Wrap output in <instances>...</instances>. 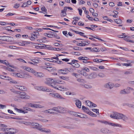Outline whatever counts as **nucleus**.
<instances>
[{
    "label": "nucleus",
    "instance_id": "5701e85b",
    "mask_svg": "<svg viewBox=\"0 0 134 134\" xmlns=\"http://www.w3.org/2000/svg\"><path fill=\"white\" fill-rule=\"evenodd\" d=\"M14 109L19 113H27L26 111L22 110L21 109H19L16 108H15Z\"/></svg>",
    "mask_w": 134,
    "mask_h": 134
},
{
    "label": "nucleus",
    "instance_id": "3c124183",
    "mask_svg": "<svg viewBox=\"0 0 134 134\" xmlns=\"http://www.w3.org/2000/svg\"><path fill=\"white\" fill-rule=\"evenodd\" d=\"M38 125V127L37 128V129L41 131L42 130V129L43 128L42 127V126L40 124Z\"/></svg>",
    "mask_w": 134,
    "mask_h": 134
},
{
    "label": "nucleus",
    "instance_id": "8fccbe9b",
    "mask_svg": "<svg viewBox=\"0 0 134 134\" xmlns=\"http://www.w3.org/2000/svg\"><path fill=\"white\" fill-rule=\"evenodd\" d=\"M92 110L93 111L96 113L97 114H99V113L98 111L99 110L98 109H92Z\"/></svg>",
    "mask_w": 134,
    "mask_h": 134
},
{
    "label": "nucleus",
    "instance_id": "aec40b11",
    "mask_svg": "<svg viewBox=\"0 0 134 134\" xmlns=\"http://www.w3.org/2000/svg\"><path fill=\"white\" fill-rule=\"evenodd\" d=\"M100 131L104 133H110L111 131L109 129H106L103 128L101 129L100 130Z\"/></svg>",
    "mask_w": 134,
    "mask_h": 134
},
{
    "label": "nucleus",
    "instance_id": "052dcab7",
    "mask_svg": "<svg viewBox=\"0 0 134 134\" xmlns=\"http://www.w3.org/2000/svg\"><path fill=\"white\" fill-rule=\"evenodd\" d=\"M82 45H84V46H85L87 44V43H88L87 41H82L81 42Z\"/></svg>",
    "mask_w": 134,
    "mask_h": 134
},
{
    "label": "nucleus",
    "instance_id": "0e129e2a",
    "mask_svg": "<svg viewBox=\"0 0 134 134\" xmlns=\"http://www.w3.org/2000/svg\"><path fill=\"white\" fill-rule=\"evenodd\" d=\"M19 4H18L17 3H15L14 4V8H17L19 7Z\"/></svg>",
    "mask_w": 134,
    "mask_h": 134
},
{
    "label": "nucleus",
    "instance_id": "39448f33",
    "mask_svg": "<svg viewBox=\"0 0 134 134\" xmlns=\"http://www.w3.org/2000/svg\"><path fill=\"white\" fill-rule=\"evenodd\" d=\"M35 89L40 91H44L51 92L52 91V90L46 87H43L35 86Z\"/></svg>",
    "mask_w": 134,
    "mask_h": 134
},
{
    "label": "nucleus",
    "instance_id": "4d7b16f0",
    "mask_svg": "<svg viewBox=\"0 0 134 134\" xmlns=\"http://www.w3.org/2000/svg\"><path fill=\"white\" fill-rule=\"evenodd\" d=\"M36 124H37V123L35 122H30V126H35Z\"/></svg>",
    "mask_w": 134,
    "mask_h": 134
},
{
    "label": "nucleus",
    "instance_id": "f257e3e1",
    "mask_svg": "<svg viewBox=\"0 0 134 134\" xmlns=\"http://www.w3.org/2000/svg\"><path fill=\"white\" fill-rule=\"evenodd\" d=\"M110 117L114 119H122L124 121H126L128 119V118L125 115L116 112L112 113L110 115Z\"/></svg>",
    "mask_w": 134,
    "mask_h": 134
},
{
    "label": "nucleus",
    "instance_id": "a18cd8bd",
    "mask_svg": "<svg viewBox=\"0 0 134 134\" xmlns=\"http://www.w3.org/2000/svg\"><path fill=\"white\" fill-rule=\"evenodd\" d=\"M8 48H10V49H16L17 48L19 49V47H16L15 46H9Z\"/></svg>",
    "mask_w": 134,
    "mask_h": 134
},
{
    "label": "nucleus",
    "instance_id": "603ef678",
    "mask_svg": "<svg viewBox=\"0 0 134 134\" xmlns=\"http://www.w3.org/2000/svg\"><path fill=\"white\" fill-rule=\"evenodd\" d=\"M81 74L83 76H86L88 75V74L85 72L83 71H81Z\"/></svg>",
    "mask_w": 134,
    "mask_h": 134
},
{
    "label": "nucleus",
    "instance_id": "4be33fe9",
    "mask_svg": "<svg viewBox=\"0 0 134 134\" xmlns=\"http://www.w3.org/2000/svg\"><path fill=\"white\" fill-rule=\"evenodd\" d=\"M76 105L77 107L80 108H81V101L79 100H76Z\"/></svg>",
    "mask_w": 134,
    "mask_h": 134
},
{
    "label": "nucleus",
    "instance_id": "473e14b6",
    "mask_svg": "<svg viewBox=\"0 0 134 134\" xmlns=\"http://www.w3.org/2000/svg\"><path fill=\"white\" fill-rule=\"evenodd\" d=\"M58 108V113H64V108L62 107H59Z\"/></svg>",
    "mask_w": 134,
    "mask_h": 134
},
{
    "label": "nucleus",
    "instance_id": "a211bd4d",
    "mask_svg": "<svg viewBox=\"0 0 134 134\" xmlns=\"http://www.w3.org/2000/svg\"><path fill=\"white\" fill-rule=\"evenodd\" d=\"M57 89L60 91H67L68 90V89L63 86H61L60 85H58L57 86Z\"/></svg>",
    "mask_w": 134,
    "mask_h": 134
},
{
    "label": "nucleus",
    "instance_id": "37998d69",
    "mask_svg": "<svg viewBox=\"0 0 134 134\" xmlns=\"http://www.w3.org/2000/svg\"><path fill=\"white\" fill-rule=\"evenodd\" d=\"M94 62L98 63L101 62L103 61H106V60H103L101 59H94L93 60Z\"/></svg>",
    "mask_w": 134,
    "mask_h": 134
},
{
    "label": "nucleus",
    "instance_id": "5fc2aeb1",
    "mask_svg": "<svg viewBox=\"0 0 134 134\" xmlns=\"http://www.w3.org/2000/svg\"><path fill=\"white\" fill-rule=\"evenodd\" d=\"M84 111L86 113L88 114L89 115H90V112H91V111H90L89 110V109L87 108V109H86Z\"/></svg>",
    "mask_w": 134,
    "mask_h": 134
},
{
    "label": "nucleus",
    "instance_id": "774afa93",
    "mask_svg": "<svg viewBox=\"0 0 134 134\" xmlns=\"http://www.w3.org/2000/svg\"><path fill=\"white\" fill-rule=\"evenodd\" d=\"M30 122H24L23 124L27 126L30 125Z\"/></svg>",
    "mask_w": 134,
    "mask_h": 134
},
{
    "label": "nucleus",
    "instance_id": "c9c22d12",
    "mask_svg": "<svg viewBox=\"0 0 134 134\" xmlns=\"http://www.w3.org/2000/svg\"><path fill=\"white\" fill-rule=\"evenodd\" d=\"M58 107H54L53 108V111L54 112V113H58V109H59L58 108Z\"/></svg>",
    "mask_w": 134,
    "mask_h": 134
},
{
    "label": "nucleus",
    "instance_id": "dca6fc26",
    "mask_svg": "<svg viewBox=\"0 0 134 134\" xmlns=\"http://www.w3.org/2000/svg\"><path fill=\"white\" fill-rule=\"evenodd\" d=\"M58 72L60 74L64 75L66 74H67V68H66L63 69H59L58 70Z\"/></svg>",
    "mask_w": 134,
    "mask_h": 134
},
{
    "label": "nucleus",
    "instance_id": "e2e57ef3",
    "mask_svg": "<svg viewBox=\"0 0 134 134\" xmlns=\"http://www.w3.org/2000/svg\"><path fill=\"white\" fill-rule=\"evenodd\" d=\"M39 120L41 121H42L43 122H46L48 121V120H47L46 119H42V118L40 119Z\"/></svg>",
    "mask_w": 134,
    "mask_h": 134
},
{
    "label": "nucleus",
    "instance_id": "de8ad7c7",
    "mask_svg": "<svg viewBox=\"0 0 134 134\" xmlns=\"http://www.w3.org/2000/svg\"><path fill=\"white\" fill-rule=\"evenodd\" d=\"M89 67L90 69L93 70L97 71L98 70V69L95 67L89 66Z\"/></svg>",
    "mask_w": 134,
    "mask_h": 134
},
{
    "label": "nucleus",
    "instance_id": "bb28decb",
    "mask_svg": "<svg viewBox=\"0 0 134 134\" xmlns=\"http://www.w3.org/2000/svg\"><path fill=\"white\" fill-rule=\"evenodd\" d=\"M41 132H44L46 133H50L51 132V130L48 129L43 128Z\"/></svg>",
    "mask_w": 134,
    "mask_h": 134
},
{
    "label": "nucleus",
    "instance_id": "6ab92c4d",
    "mask_svg": "<svg viewBox=\"0 0 134 134\" xmlns=\"http://www.w3.org/2000/svg\"><path fill=\"white\" fill-rule=\"evenodd\" d=\"M35 48L38 49H42L45 47V46L43 44H38L35 46Z\"/></svg>",
    "mask_w": 134,
    "mask_h": 134
},
{
    "label": "nucleus",
    "instance_id": "e433bc0d",
    "mask_svg": "<svg viewBox=\"0 0 134 134\" xmlns=\"http://www.w3.org/2000/svg\"><path fill=\"white\" fill-rule=\"evenodd\" d=\"M115 22L118 24H120L122 23V21L120 19H115Z\"/></svg>",
    "mask_w": 134,
    "mask_h": 134
},
{
    "label": "nucleus",
    "instance_id": "69168bd1",
    "mask_svg": "<svg viewBox=\"0 0 134 134\" xmlns=\"http://www.w3.org/2000/svg\"><path fill=\"white\" fill-rule=\"evenodd\" d=\"M15 14V13H8L6 15V16H9L14 15Z\"/></svg>",
    "mask_w": 134,
    "mask_h": 134
},
{
    "label": "nucleus",
    "instance_id": "ea45409f",
    "mask_svg": "<svg viewBox=\"0 0 134 134\" xmlns=\"http://www.w3.org/2000/svg\"><path fill=\"white\" fill-rule=\"evenodd\" d=\"M98 76L100 77H104L105 76V75L103 73L100 72L99 73L98 75Z\"/></svg>",
    "mask_w": 134,
    "mask_h": 134
},
{
    "label": "nucleus",
    "instance_id": "f704fd0d",
    "mask_svg": "<svg viewBox=\"0 0 134 134\" xmlns=\"http://www.w3.org/2000/svg\"><path fill=\"white\" fill-rule=\"evenodd\" d=\"M60 78L64 80H69V77L66 76H61L59 77Z\"/></svg>",
    "mask_w": 134,
    "mask_h": 134
},
{
    "label": "nucleus",
    "instance_id": "f8f14e48",
    "mask_svg": "<svg viewBox=\"0 0 134 134\" xmlns=\"http://www.w3.org/2000/svg\"><path fill=\"white\" fill-rule=\"evenodd\" d=\"M86 103L87 105L91 108L95 107L97 106L96 104H94L89 100L86 101Z\"/></svg>",
    "mask_w": 134,
    "mask_h": 134
},
{
    "label": "nucleus",
    "instance_id": "a19ab883",
    "mask_svg": "<svg viewBox=\"0 0 134 134\" xmlns=\"http://www.w3.org/2000/svg\"><path fill=\"white\" fill-rule=\"evenodd\" d=\"M91 51L92 52H98L99 51V50L97 48L94 47L91 49Z\"/></svg>",
    "mask_w": 134,
    "mask_h": 134
},
{
    "label": "nucleus",
    "instance_id": "2f4dec72",
    "mask_svg": "<svg viewBox=\"0 0 134 134\" xmlns=\"http://www.w3.org/2000/svg\"><path fill=\"white\" fill-rule=\"evenodd\" d=\"M41 10L44 14L47 13L46 12L47 10L44 5H42L41 6Z\"/></svg>",
    "mask_w": 134,
    "mask_h": 134
},
{
    "label": "nucleus",
    "instance_id": "423d86ee",
    "mask_svg": "<svg viewBox=\"0 0 134 134\" xmlns=\"http://www.w3.org/2000/svg\"><path fill=\"white\" fill-rule=\"evenodd\" d=\"M26 105L28 107H31L33 108H44V107L42 105L35 104L29 103H27Z\"/></svg>",
    "mask_w": 134,
    "mask_h": 134
},
{
    "label": "nucleus",
    "instance_id": "338daca9",
    "mask_svg": "<svg viewBox=\"0 0 134 134\" xmlns=\"http://www.w3.org/2000/svg\"><path fill=\"white\" fill-rule=\"evenodd\" d=\"M55 81V82L57 83H61V82H62V81L58 79H55L54 80Z\"/></svg>",
    "mask_w": 134,
    "mask_h": 134
},
{
    "label": "nucleus",
    "instance_id": "7c9ffc66",
    "mask_svg": "<svg viewBox=\"0 0 134 134\" xmlns=\"http://www.w3.org/2000/svg\"><path fill=\"white\" fill-rule=\"evenodd\" d=\"M56 83H57L55 82H53V83H52L51 86L53 88L57 89L58 85H57Z\"/></svg>",
    "mask_w": 134,
    "mask_h": 134
},
{
    "label": "nucleus",
    "instance_id": "79ce46f5",
    "mask_svg": "<svg viewBox=\"0 0 134 134\" xmlns=\"http://www.w3.org/2000/svg\"><path fill=\"white\" fill-rule=\"evenodd\" d=\"M67 71V73L68 72H74V70L72 68H66Z\"/></svg>",
    "mask_w": 134,
    "mask_h": 134
},
{
    "label": "nucleus",
    "instance_id": "c03bdc74",
    "mask_svg": "<svg viewBox=\"0 0 134 134\" xmlns=\"http://www.w3.org/2000/svg\"><path fill=\"white\" fill-rule=\"evenodd\" d=\"M18 19H25V20H27L28 19H29V18H27L25 16H21L20 17H19L18 18Z\"/></svg>",
    "mask_w": 134,
    "mask_h": 134
},
{
    "label": "nucleus",
    "instance_id": "864d4df0",
    "mask_svg": "<svg viewBox=\"0 0 134 134\" xmlns=\"http://www.w3.org/2000/svg\"><path fill=\"white\" fill-rule=\"evenodd\" d=\"M63 34L67 37H68V35L67 34V31H63Z\"/></svg>",
    "mask_w": 134,
    "mask_h": 134
},
{
    "label": "nucleus",
    "instance_id": "f3484780",
    "mask_svg": "<svg viewBox=\"0 0 134 134\" xmlns=\"http://www.w3.org/2000/svg\"><path fill=\"white\" fill-rule=\"evenodd\" d=\"M16 85H15V87L17 89L21 91H24L26 89V88L25 87L23 86H21Z\"/></svg>",
    "mask_w": 134,
    "mask_h": 134
},
{
    "label": "nucleus",
    "instance_id": "412c9836",
    "mask_svg": "<svg viewBox=\"0 0 134 134\" xmlns=\"http://www.w3.org/2000/svg\"><path fill=\"white\" fill-rule=\"evenodd\" d=\"M29 44L28 42L25 41H22L19 42L18 43V44L20 46H24L26 44Z\"/></svg>",
    "mask_w": 134,
    "mask_h": 134
},
{
    "label": "nucleus",
    "instance_id": "09e8293b",
    "mask_svg": "<svg viewBox=\"0 0 134 134\" xmlns=\"http://www.w3.org/2000/svg\"><path fill=\"white\" fill-rule=\"evenodd\" d=\"M10 83H16L18 85H20V84L19 83V82H17L16 81L14 80H11V81L10 82Z\"/></svg>",
    "mask_w": 134,
    "mask_h": 134
},
{
    "label": "nucleus",
    "instance_id": "20e7f679",
    "mask_svg": "<svg viewBox=\"0 0 134 134\" xmlns=\"http://www.w3.org/2000/svg\"><path fill=\"white\" fill-rule=\"evenodd\" d=\"M17 94H19V98H21L22 99H29L30 98V96L27 95L24 92H18Z\"/></svg>",
    "mask_w": 134,
    "mask_h": 134
},
{
    "label": "nucleus",
    "instance_id": "680f3d73",
    "mask_svg": "<svg viewBox=\"0 0 134 134\" xmlns=\"http://www.w3.org/2000/svg\"><path fill=\"white\" fill-rule=\"evenodd\" d=\"M6 80H12V78L8 76H4V79Z\"/></svg>",
    "mask_w": 134,
    "mask_h": 134
},
{
    "label": "nucleus",
    "instance_id": "4c0bfd02",
    "mask_svg": "<svg viewBox=\"0 0 134 134\" xmlns=\"http://www.w3.org/2000/svg\"><path fill=\"white\" fill-rule=\"evenodd\" d=\"M56 98H57L58 99H64V98L60 95L59 93H57L56 96Z\"/></svg>",
    "mask_w": 134,
    "mask_h": 134
},
{
    "label": "nucleus",
    "instance_id": "13d9d810",
    "mask_svg": "<svg viewBox=\"0 0 134 134\" xmlns=\"http://www.w3.org/2000/svg\"><path fill=\"white\" fill-rule=\"evenodd\" d=\"M90 115H91V116L93 117H96L97 116V115L96 114L93 113L92 111H91V112H90Z\"/></svg>",
    "mask_w": 134,
    "mask_h": 134
},
{
    "label": "nucleus",
    "instance_id": "49530a36",
    "mask_svg": "<svg viewBox=\"0 0 134 134\" xmlns=\"http://www.w3.org/2000/svg\"><path fill=\"white\" fill-rule=\"evenodd\" d=\"M132 72L131 71H125L124 72V74L125 75H129L132 74Z\"/></svg>",
    "mask_w": 134,
    "mask_h": 134
},
{
    "label": "nucleus",
    "instance_id": "7ed1b4c3",
    "mask_svg": "<svg viewBox=\"0 0 134 134\" xmlns=\"http://www.w3.org/2000/svg\"><path fill=\"white\" fill-rule=\"evenodd\" d=\"M45 36H47L49 38H53L55 37L57 38H59L60 37L58 36L57 34L52 31H49L48 33L44 34Z\"/></svg>",
    "mask_w": 134,
    "mask_h": 134
},
{
    "label": "nucleus",
    "instance_id": "72a5a7b5",
    "mask_svg": "<svg viewBox=\"0 0 134 134\" xmlns=\"http://www.w3.org/2000/svg\"><path fill=\"white\" fill-rule=\"evenodd\" d=\"M70 65H72L75 68H78L80 65H79L76 62L74 63L70 64Z\"/></svg>",
    "mask_w": 134,
    "mask_h": 134
},
{
    "label": "nucleus",
    "instance_id": "a878e982",
    "mask_svg": "<svg viewBox=\"0 0 134 134\" xmlns=\"http://www.w3.org/2000/svg\"><path fill=\"white\" fill-rule=\"evenodd\" d=\"M82 87L87 89H90L92 87L91 86L85 84H83L82 85Z\"/></svg>",
    "mask_w": 134,
    "mask_h": 134
},
{
    "label": "nucleus",
    "instance_id": "393cba45",
    "mask_svg": "<svg viewBox=\"0 0 134 134\" xmlns=\"http://www.w3.org/2000/svg\"><path fill=\"white\" fill-rule=\"evenodd\" d=\"M31 76L28 73H23V78H30L31 77Z\"/></svg>",
    "mask_w": 134,
    "mask_h": 134
},
{
    "label": "nucleus",
    "instance_id": "2eb2a0df",
    "mask_svg": "<svg viewBox=\"0 0 134 134\" xmlns=\"http://www.w3.org/2000/svg\"><path fill=\"white\" fill-rule=\"evenodd\" d=\"M22 68L24 70H26L29 72L32 73V74L34 70L32 69L25 66H23Z\"/></svg>",
    "mask_w": 134,
    "mask_h": 134
},
{
    "label": "nucleus",
    "instance_id": "ddd939ff",
    "mask_svg": "<svg viewBox=\"0 0 134 134\" xmlns=\"http://www.w3.org/2000/svg\"><path fill=\"white\" fill-rule=\"evenodd\" d=\"M5 60H2L1 59H0V63H2L5 64L8 66L11 67L12 68L14 69H17V68L16 67L10 65L9 64V63L8 62H7V63L5 62Z\"/></svg>",
    "mask_w": 134,
    "mask_h": 134
},
{
    "label": "nucleus",
    "instance_id": "9b49d317",
    "mask_svg": "<svg viewBox=\"0 0 134 134\" xmlns=\"http://www.w3.org/2000/svg\"><path fill=\"white\" fill-rule=\"evenodd\" d=\"M43 68L50 72L54 71L56 70V68L53 66H47L44 67V68L43 67Z\"/></svg>",
    "mask_w": 134,
    "mask_h": 134
},
{
    "label": "nucleus",
    "instance_id": "6e6552de",
    "mask_svg": "<svg viewBox=\"0 0 134 134\" xmlns=\"http://www.w3.org/2000/svg\"><path fill=\"white\" fill-rule=\"evenodd\" d=\"M105 88H108L110 89L112 88L114 86V84L111 82H109L104 84L103 86Z\"/></svg>",
    "mask_w": 134,
    "mask_h": 134
},
{
    "label": "nucleus",
    "instance_id": "c85d7f7f",
    "mask_svg": "<svg viewBox=\"0 0 134 134\" xmlns=\"http://www.w3.org/2000/svg\"><path fill=\"white\" fill-rule=\"evenodd\" d=\"M109 125H111V126H116L120 127H121V126L120 124H118L110 123Z\"/></svg>",
    "mask_w": 134,
    "mask_h": 134
},
{
    "label": "nucleus",
    "instance_id": "c756f323",
    "mask_svg": "<svg viewBox=\"0 0 134 134\" xmlns=\"http://www.w3.org/2000/svg\"><path fill=\"white\" fill-rule=\"evenodd\" d=\"M6 41L8 42H12L13 40V38L11 37L6 36Z\"/></svg>",
    "mask_w": 134,
    "mask_h": 134
},
{
    "label": "nucleus",
    "instance_id": "bf43d9fd",
    "mask_svg": "<svg viewBox=\"0 0 134 134\" xmlns=\"http://www.w3.org/2000/svg\"><path fill=\"white\" fill-rule=\"evenodd\" d=\"M126 105L130 108H134V106L132 104L129 103H127Z\"/></svg>",
    "mask_w": 134,
    "mask_h": 134
},
{
    "label": "nucleus",
    "instance_id": "b1692460",
    "mask_svg": "<svg viewBox=\"0 0 134 134\" xmlns=\"http://www.w3.org/2000/svg\"><path fill=\"white\" fill-rule=\"evenodd\" d=\"M14 75L17 76L19 78H23V73H13Z\"/></svg>",
    "mask_w": 134,
    "mask_h": 134
},
{
    "label": "nucleus",
    "instance_id": "f03ea898",
    "mask_svg": "<svg viewBox=\"0 0 134 134\" xmlns=\"http://www.w3.org/2000/svg\"><path fill=\"white\" fill-rule=\"evenodd\" d=\"M130 90L134 91V89L130 87H127L126 88L122 90L120 92V93L121 94H126L131 92Z\"/></svg>",
    "mask_w": 134,
    "mask_h": 134
},
{
    "label": "nucleus",
    "instance_id": "58836bf2",
    "mask_svg": "<svg viewBox=\"0 0 134 134\" xmlns=\"http://www.w3.org/2000/svg\"><path fill=\"white\" fill-rule=\"evenodd\" d=\"M32 61L35 63H39V61L37 58H36L34 59H33Z\"/></svg>",
    "mask_w": 134,
    "mask_h": 134
},
{
    "label": "nucleus",
    "instance_id": "cd10ccee",
    "mask_svg": "<svg viewBox=\"0 0 134 134\" xmlns=\"http://www.w3.org/2000/svg\"><path fill=\"white\" fill-rule=\"evenodd\" d=\"M67 7H65L64 9L62 10V13L63 14V16H65L66 15V12L67 10Z\"/></svg>",
    "mask_w": 134,
    "mask_h": 134
},
{
    "label": "nucleus",
    "instance_id": "9d476101",
    "mask_svg": "<svg viewBox=\"0 0 134 134\" xmlns=\"http://www.w3.org/2000/svg\"><path fill=\"white\" fill-rule=\"evenodd\" d=\"M8 132H4V134H15L18 132V130L14 129H9Z\"/></svg>",
    "mask_w": 134,
    "mask_h": 134
},
{
    "label": "nucleus",
    "instance_id": "0eeeda50",
    "mask_svg": "<svg viewBox=\"0 0 134 134\" xmlns=\"http://www.w3.org/2000/svg\"><path fill=\"white\" fill-rule=\"evenodd\" d=\"M32 74L35 77H42L44 76V74L41 72H38L34 70Z\"/></svg>",
    "mask_w": 134,
    "mask_h": 134
},
{
    "label": "nucleus",
    "instance_id": "6e6d98bb",
    "mask_svg": "<svg viewBox=\"0 0 134 134\" xmlns=\"http://www.w3.org/2000/svg\"><path fill=\"white\" fill-rule=\"evenodd\" d=\"M91 36L92 37L94 38H96L99 40H100L101 41H103V42H105V41H104V40H102L101 39L99 38H98L97 37H96L93 36L92 35V36Z\"/></svg>",
    "mask_w": 134,
    "mask_h": 134
},
{
    "label": "nucleus",
    "instance_id": "4468645a",
    "mask_svg": "<svg viewBox=\"0 0 134 134\" xmlns=\"http://www.w3.org/2000/svg\"><path fill=\"white\" fill-rule=\"evenodd\" d=\"M97 76V74L95 72L91 73L87 77V78L89 79H92L96 78Z\"/></svg>",
    "mask_w": 134,
    "mask_h": 134
},
{
    "label": "nucleus",
    "instance_id": "1a4fd4ad",
    "mask_svg": "<svg viewBox=\"0 0 134 134\" xmlns=\"http://www.w3.org/2000/svg\"><path fill=\"white\" fill-rule=\"evenodd\" d=\"M55 82V80L53 79L48 78L46 79L45 83L46 84L48 85H51L52 83H53V82Z\"/></svg>",
    "mask_w": 134,
    "mask_h": 134
}]
</instances>
